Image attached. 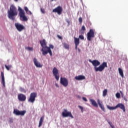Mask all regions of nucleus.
I'll list each match as a JSON object with an SVG mask.
<instances>
[{
    "label": "nucleus",
    "mask_w": 128,
    "mask_h": 128,
    "mask_svg": "<svg viewBox=\"0 0 128 128\" xmlns=\"http://www.w3.org/2000/svg\"><path fill=\"white\" fill-rule=\"evenodd\" d=\"M40 43L42 48L41 52H42V55L46 56L48 54H49L50 56H52V50H54V45L50 44L49 46H47L46 41L44 39L40 40Z\"/></svg>",
    "instance_id": "nucleus-1"
},
{
    "label": "nucleus",
    "mask_w": 128,
    "mask_h": 128,
    "mask_svg": "<svg viewBox=\"0 0 128 128\" xmlns=\"http://www.w3.org/2000/svg\"><path fill=\"white\" fill-rule=\"evenodd\" d=\"M88 62H91L92 66H94L95 72H102L106 68H108V63H106V62H103L102 64H100V62L98 60H92L89 59Z\"/></svg>",
    "instance_id": "nucleus-2"
},
{
    "label": "nucleus",
    "mask_w": 128,
    "mask_h": 128,
    "mask_svg": "<svg viewBox=\"0 0 128 128\" xmlns=\"http://www.w3.org/2000/svg\"><path fill=\"white\" fill-rule=\"evenodd\" d=\"M18 16V9L14 4H11L10 10L8 11V17L12 20H16V16Z\"/></svg>",
    "instance_id": "nucleus-3"
},
{
    "label": "nucleus",
    "mask_w": 128,
    "mask_h": 128,
    "mask_svg": "<svg viewBox=\"0 0 128 128\" xmlns=\"http://www.w3.org/2000/svg\"><path fill=\"white\" fill-rule=\"evenodd\" d=\"M18 10L19 12L20 17L22 19V21L28 22V17L26 16L24 11L20 7H18Z\"/></svg>",
    "instance_id": "nucleus-4"
},
{
    "label": "nucleus",
    "mask_w": 128,
    "mask_h": 128,
    "mask_svg": "<svg viewBox=\"0 0 128 128\" xmlns=\"http://www.w3.org/2000/svg\"><path fill=\"white\" fill-rule=\"evenodd\" d=\"M62 116L63 118H74V116L72 114V112L68 111V110L64 109L62 112Z\"/></svg>",
    "instance_id": "nucleus-5"
},
{
    "label": "nucleus",
    "mask_w": 128,
    "mask_h": 128,
    "mask_svg": "<svg viewBox=\"0 0 128 128\" xmlns=\"http://www.w3.org/2000/svg\"><path fill=\"white\" fill-rule=\"evenodd\" d=\"M94 38V31L93 29H90L89 32L87 33V40L88 42L92 40V38Z\"/></svg>",
    "instance_id": "nucleus-6"
},
{
    "label": "nucleus",
    "mask_w": 128,
    "mask_h": 128,
    "mask_svg": "<svg viewBox=\"0 0 128 128\" xmlns=\"http://www.w3.org/2000/svg\"><path fill=\"white\" fill-rule=\"evenodd\" d=\"M36 96H38V94L34 92H32L30 94V98L28 100V102H32V104H34V102H36Z\"/></svg>",
    "instance_id": "nucleus-7"
},
{
    "label": "nucleus",
    "mask_w": 128,
    "mask_h": 128,
    "mask_svg": "<svg viewBox=\"0 0 128 128\" xmlns=\"http://www.w3.org/2000/svg\"><path fill=\"white\" fill-rule=\"evenodd\" d=\"M60 84L64 88H66L68 86V80L66 78L61 77L60 79Z\"/></svg>",
    "instance_id": "nucleus-8"
},
{
    "label": "nucleus",
    "mask_w": 128,
    "mask_h": 128,
    "mask_svg": "<svg viewBox=\"0 0 128 128\" xmlns=\"http://www.w3.org/2000/svg\"><path fill=\"white\" fill-rule=\"evenodd\" d=\"M14 26L17 30H18V32H22V30H26V27H24V25L20 23H18V22L15 23Z\"/></svg>",
    "instance_id": "nucleus-9"
},
{
    "label": "nucleus",
    "mask_w": 128,
    "mask_h": 128,
    "mask_svg": "<svg viewBox=\"0 0 128 128\" xmlns=\"http://www.w3.org/2000/svg\"><path fill=\"white\" fill-rule=\"evenodd\" d=\"M52 74L54 76L56 80H60V75H58V70L56 68H54L52 70Z\"/></svg>",
    "instance_id": "nucleus-10"
},
{
    "label": "nucleus",
    "mask_w": 128,
    "mask_h": 128,
    "mask_svg": "<svg viewBox=\"0 0 128 128\" xmlns=\"http://www.w3.org/2000/svg\"><path fill=\"white\" fill-rule=\"evenodd\" d=\"M53 12H57L58 14L60 16L62 14V8L61 6H58L57 8L53 9Z\"/></svg>",
    "instance_id": "nucleus-11"
},
{
    "label": "nucleus",
    "mask_w": 128,
    "mask_h": 128,
    "mask_svg": "<svg viewBox=\"0 0 128 128\" xmlns=\"http://www.w3.org/2000/svg\"><path fill=\"white\" fill-rule=\"evenodd\" d=\"M26 110L20 111L18 110L14 109L13 113L16 116H24L26 114Z\"/></svg>",
    "instance_id": "nucleus-12"
},
{
    "label": "nucleus",
    "mask_w": 128,
    "mask_h": 128,
    "mask_svg": "<svg viewBox=\"0 0 128 128\" xmlns=\"http://www.w3.org/2000/svg\"><path fill=\"white\" fill-rule=\"evenodd\" d=\"M18 98L20 102H26V96L23 94H19L18 95Z\"/></svg>",
    "instance_id": "nucleus-13"
},
{
    "label": "nucleus",
    "mask_w": 128,
    "mask_h": 128,
    "mask_svg": "<svg viewBox=\"0 0 128 128\" xmlns=\"http://www.w3.org/2000/svg\"><path fill=\"white\" fill-rule=\"evenodd\" d=\"M33 62L34 66H36V68H42V64H40V63L38 61L36 58H34Z\"/></svg>",
    "instance_id": "nucleus-14"
},
{
    "label": "nucleus",
    "mask_w": 128,
    "mask_h": 128,
    "mask_svg": "<svg viewBox=\"0 0 128 128\" xmlns=\"http://www.w3.org/2000/svg\"><path fill=\"white\" fill-rule=\"evenodd\" d=\"M97 102L100 106V108L101 110L103 112H106V109L104 108V104H102V102H101L100 99L97 100Z\"/></svg>",
    "instance_id": "nucleus-15"
},
{
    "label": "nucleus",
    "mask_w": 128,
    "mask_h": 128,
    "mask_svg": "<svg viewBox=\"0 0 128 128\" xmlns=\"http://www.w3.org/2000/svg\"><path fill=\"white\" fill-rule=\"evenodd\" d=\"M118 108L122 110L124 112H126V107L124 106V104L122 103H119L116 106V108Z\"/></svg>",
    "instance_id": "nucleus-16"
},
{
    "label": "nucleus",
    "mask_w": 128,
    "mask_h": 128,
    "mask_svg": "<svg viewBox=\"0 0 128 128\" xmlns=\"http://www.w3.org/2000/svg\"><path fill=\"white\" fill-rule=\"evenodd\" d=\"M1 77H2V84L4 88H6V81L4 80V74L2 72H1Z\"/></svg>",
    "instance_id": "nucleus-17"
},
{
    "label": "nucleus",
    "mask_w": 128,
    "mask_h": 128,
    "mask_svg": "<svg viewBox=\"0 0 128 128\" xmlns=\"http://www.w3.org/2000/svg\"><path fill=\"white\" fill-rule=\"evenodd\" d=\"M75 80H86V76L82 75H79L75 77Z\"/></svg>",
    "instance_id": "nucleus-18"
},
{
    "label": "nucleus",
    "mask_w": 128,
    "mask_h": 128,
    "mask_svg": "<svg viewBox=\"0 0 128 128\" xmlns=\"http://www.w3.org/2000/svg\"><path fill=\"white\" fill-rule=\"evenodd\" d=\"M92 106H95V108H98V103H96V102L94 99H90V100Z\"/></svg>",
    "instance_id": "nucleus-19"
},
{
    "label": "nucleus",
    "mask_w": 128,
    "mask_h": 128,
    "mask_svg": "<svg viewBox=\"0 0 128 128\" xmlns=\"http://www.w3.org/2000/svg\"><path fill=\"white\" fill-rule=\"evenodd\" d=\"M44 116H42L40 120L38 128H40L42 126V122H44Z\"/></svg>",
    "instance_id": "nucleus-20"
},
{
    "label": "nucleus",
    "mask_w": 128,
    "mask_h": 128,
    "mask_svg": "<svg viewBox=\"0 0 128 128\" xmlns=\"http://www.w3.org/2000/svg\"><path fill=\"white\" fill-rule=\"evenodd\" d=\"M74 44L76 46H78L80 44V38H76V37H74Z\"/></svg>",
    "instance_id": "nucleus-21"
},
{
    "label": "nucleus",
    "mask_w": 128,
    "mask_h": 128,
    "mask_svg": "<svg viewBox=\"0 0 128 128\" xmlns=\"http://www.w3.org/2000/svg\"><path fill=\"white\" fill-rule=\"evenodd\" d=\"M106 106H107V108H108V110H116V106L112 107L108 105H107Z\"/></svg>",
    "instance_id": "nucleus-22"
},
{
    "label": "nucleus",
    "mask_w": 128,
    "mask_h": 128,
    "mask_svg": "<svg viewBox=\"0 0 128 128\" xmlns=\"http://www.w3.org/2000/svg\"><path fill=\"white\" fill-rule=\"evenodd\" d=\"M118 70L120 76H122V78H124V71L122 70V69L118 68Z\"/></svg>",
    "instance_id": "nucleus-23"
},
{
    "label": "nucleus",
    "mask_w": 128,
    "mask_h": 128,
    "mask_svg": "<svg viewBox=\"0 0 128 128\" xmlns=\"http://www.w3.org/2000/svg\"><path fill=\"white\" fill-rule=\"evenodd\" d=\"M86 26H84L83 25L80 30L82 34H84V32H86Z\"/></svg>",
    "instance_id": "nucleus-24"
},
{
    "label": "nucleus",
    "mask_w": 128,
    "mask_h": 128,
    "mask_svg": "<svg viewBox=\"0 0 128 128\" xmlns=\"http://www.w3.org/2000/svg\"><path fill=\"white\" fill-rule=\"evenodd\" d=\"M63 46L66 50H70V45L66 42L63 43Z\"/></svg>",
    "instance_id": "nucleus-25"
},
{
    "label": "nucleus",
    "mask_w": 128,
    "mask_h": 128,
    "mask_svg": "<svg viewBox=\"0 0 128 128\" xmlns=\"http://www.w3.org/2000/svg\"><path fill=\"white\" fill-rule=\"evenodd\" d=\"M20 90L21 92H24V94H26V90H25L24 88L20 87Z\"/></svg>",
    "instance_id": "nucleus-26"
},
{
    "label": "nucleus",
    "mask_w": 128,
    "mask_h": 128,
    "mask_svg": "<svg viewBox=\"0 0 128 128\" xmlns=\"http://www.w3.org/2000/svg\"><path fill=\"white\" fill-rule=\"evenodd\" d=\"M107 94H108V90L104 89V90L103 91V96H106Z\"/></svg>",
    "instance_id": "nucleus-27"
},
{
    "label": "nucleus",
    "mask_w": 128,
    "mask_h": 128,
    "mask_svg": "<svg viewBox=\"0 0 128 128\" xmlns=\"http://www.w3.org/2000/svg\"><path fill=\"white\" fill-rule=\"evenodd\" d=\"M26 50H31L32 52L34 50V48L32 47H26Z\"/></svg>",
    "instance_id": "nucleus-28"
},
{
    "label": "nucleus",
    "mask_w": 128,
    "mask_h": 128,
    "mask_svg": "<svg viewBox=\"0 0 128 128\" xmlns=\"http://www.w3.org/2000/svg\"><path fill=\"white\" fill-rule=\"evenodd\" d=\"M116 96L117 98H120V94L118 92L116 94Z\"/></svg>",
    "instance_id": "nucleus-29"
},
{
    "label": "nucleus",
    "mask_w": 128,
    "mask_h": 128,
    "mask_svg": "<svg viewBox=\"0 0 128 128\" xmlns=\"http://www.w3.org/2000/svg\"><path fill=\"white\" fill-rule=\"evenodd\" d=\"M24 10L25 12H26V14H28V12L29 10H28V7L25 6L24 8Z\"/></svg>",
    "instance_id": "nucleus-30"
},
{
    "label": "nucleus",
    "mask_w": 128,
    "mask_h": 128,
    "mask_svg": "<svg viewBox=\"0 0 128 128\" xmlns=\"http://www.w3.org/2000/svg\"><path fill=\"white\" fill-rule=\"evenodd\" d=\"M78 22H79L80 24L82 23V17H80L78 18Z\"/></svg>",
    "instance_id": "nucleus-31"
},
{
    "label": "nucleus",
    "mask_w": 128,
    "mask_h": 128,
    "mask_svg": "<svg viewBox=\"0 0 128 128\" xmlns=\"http://www.w3.org/2000/svg\"><path fill=\"white\" fill-rule=\"evenodd\" d=\"M78 108L81 110L82 112H84V107H82V106H79Z\"/></svg>",
    "instance_id": "nucleus-32"
},
{
    "label": "nucleus",
    "mask_w": 128,
    "mask_h": 128,
    "mask_svg": "<svg viewBox=\"0 0 128 128\" xmlns=\"http://www.w3.org/2000/svg\"><path fill=\"white\" fill-rule=\"evenodd\" d=\"M8 122L10 124H12L14 122V120H12V118H9Z\"/></svg>",
    "instance_id": "nucleus-33"
},
{
    "label": "nucleus",
    "mask_w": 128,
    "mask_h": 128,
    "mask_svg": "<svg viewBox=\"0 0 128 128\" xmlns=\"http://www.w3.org/2000/svg\"><path fill=\"white\" fill-rule=\"evenodd\" d=\"M79 38H80V40H84V36H83V35H80L79 36Z\"/></svg>",
    "instance_id": "nucleus-34"
},
{
    "label": "nucleus",
    "mask_w": 128,
    "mask_h": 128,
    "mask_svg": "<svg viewBox=\"0 0 128 128\" xmlns=\"http://www.w3.org/2000/svg\"><path fill=\"white\" fill-rule=\"evenodd\" d=\"M41 12L42 14H45L46 12L44 11V9L41 8H40Z\"/></svg>",
    "instance_id": "nucleus-35"
},
{
    "label": "nucleus",
    "mask_w": 128,
    "mask_h": 128,
    "mask_svg": "<svg viewBox=\"0 0 128 128\" xmlns=\"http://www.w3.org/2000/svg\"><path fill=\"white\" fill-rule=\"evenodd\" d=\"M108 124H110V126H114V125H112V123L110 121H108Z\"/></svg>",
    "instance_id": "nucleus-36"
},
{
    "label": "nucleus",
    "mask_w": 128,
    "mask_h": 128,
    "mask_svg": "<svg viewBox=\"0 0 128 128\" xmlns=\"http://www.w3.org/2000/svg\"><path fill=\"white\" fill-rule=\"evenodd\" d=\"M5 68H6V70H10V66H8L6 65H5Z\"/></svg>",
    "instance_id": "nucleus-37"
},
{
    "label": "nucleus",
    "mask_w": 128,
    "mask_h": 128,
    "mask_svg": "<svg viewBox=\"0 0 128 128\" xmlns=\"http://www.w3.org/2000/svg\"><path fill=\"white\" fill-rule=\"evenodd\" d=\"M82 100L84 102H88V99H86V97H82Z\"/></svg>",
    "instance_id": "nucleus-38"
},
{
    "label": "nucleus",
    "mask_w": 128,
    "mask_h": 128,
    "mask_svg": "<svg viewBox=\"0 0 128 128\" xmlns=\"http://www.w3.org/2000/svg\"><path fill=\"white\" fill-rule=\"evenodd\" d=\"M58 38H60V40H62V37L60 35H57Z\"/></svg>",
    "instance_id": "nucleus-39"
},
{
    "label": "nucleus",
    "mask_w": 128,
    "mask_h": 128,
    "mask_svg": "<svg viewBox=\"0 0 128 128\" xmlns=\"http://www.w3.org/2000/svg\"><path fill=\"white\" fill-rule=\"evenodd\" d=\"M124 100H125V102H128V99L126 97H124Z\"/></svg>",
    "instance_id": "nucleus-40"
},
{
    "label": "nucleus",
    "mask_w": 128,
    "mask_h": 128,
    "mask_svg": "<svg viewBox=\"0 0 128 128\" xmlns=\"http://www.w3.org/2000/svg\"><path fill=\"white\" fill-rule=\"evenodd\" d=\"M28 12H29L30 14H32V12H30V10L28 11Z\"/></svg>",
    "instance_id": "nucleus-41"
},
{
    "label": "nucleus",
    "mask_w": 128,
    "mask_h": 128,
    "mask_svg": "<svg viewBox=\"0 0 128 128\" xmlns=\"http://www.w3.org/2000/svg\"><path fill=\"white\" fill-rule=\"evenodd\" d=\"M75 46H75L76 50H78V45L75 44Z\"/></svg>",
    "instance_id": "nucleus-42"
},
{
    "label": "nucleus",
    "mask_w": 128,
    "mask_h": 128,
    "mask_svg": "<svg viewBox=\"0 0 128 128\" xmlns=\"http://www.w3.org/2000/svg\"><path fill=\"white\" fill-rule=\"evenodd\" d=\"M55 86H56L57 88H58V87H59L58 84H56V83L55 84Z\"/></svg>",
    "instance_id": "nucleus-43"
},
{
    "label": "nucleus",
    "mask_w": 128,
    "mask_h": 128,
    "mask_svg": "<svg viewBox=\"0 0 128 128\" xmlns=\"http://www.w3.org/2000/svg\"><path fill=\"white\" fill-rule=\"evenodd\" d=\"M15 0V2H18V0Z\"/></svg>",
    "instance_id": "nucleus-44"
},
{
    "label": "nucleus",
    "mask_w": 128,
    "mask_h": 128,
    "mask_svg": "<svg viewBox=\"0 0 128 128\" xmlns=\"http://www.w3.org/2000/svg\"><path fill=\"white\" fill-rule=\"evenodd\" d=\"M78 98H80V96H78Z\"/></svg>",
    "instance_id": "nucleus-45"
}]
</instances>
